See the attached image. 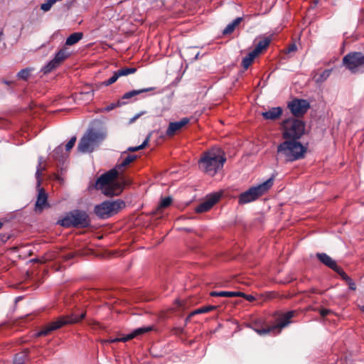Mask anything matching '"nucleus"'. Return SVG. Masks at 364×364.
Returning <instances> with one entry per match:
<instances>
[{"label":"nucleus","instance_id":"11","mask_svg":"<svg viewBox=\"0 0 364 364\" xmlns=\"http://www.w3.org/2000/svg\"><path fill=\"white\" fill-rule=\"evenodd\" d=\"M43 157L40 156L38 158V165L37 166L36 172V177L37 178V186L38 188V196L37 200L36 203V211H41L43 208H45L47 205V199L48 196L46 193L45 192L43 188H40V183H41V179L40 176L42 174L43 171L46 168L45 166L43 165Z\"/></svg>","mask_w":364,"mask_h":364},{"label":"nucleus","instance_id":"8","mask_svg":"<svg viewBox=\"0 0 364 364\" xmlns=\"http://www.w3.org/2000/svg\"><path fill=\"white\" fill-rule=\"evenodd\" d=\"M85 316V313H82L80 316L76 314H72L70 316L65 317H60L56 321L51 322L45 326L41 331L36 333V336H46L51 331L58 329L66 324H70L79 322Z\"/></svg>","mask_w":364,"mask_h":364},{"label":"nucleus","instance_id":"28","mask_svg":"<svg viewBox=\"0 0 364 364\" xmlns=\"http://www.w3.org/2000/svg\"><path fill=\"white\" fill-rule=\"evenodd\" d=\"M61 1L62 0H47L41 5V9L43 11H48L55 3Z\"/></svg>","mask_w":364,"mask_h":364},{"label":"nucleus","instance_id":"31","mask_svg":"<svg viewBox=\"0 0 364 364\" xmlns=\"http://www.w3.org/2000/svg\"><path fill=\"white\" fill-rule=\"evenodd\" d=\"M119 77V76L118 75V74L116 71L110 78H109L106 81H104L102 82V85L105 86H109V85L114 83L118 80Z\"/></svg>","mask_w":364,"mask_h":364},{"label":"nucleus","instance_id":"20","mask_svg":"<svg viewBox=\"0 0 364 364\" xmlns=\"http://www.w3.org/2000/svg\"><path fill=\"white\" fill-rule=\"evenodd\" d=\"M316 256L318 259L326 266L332 269L336 268V262L326 253H318Z\"/></svg>","mask_w":364,"mask_h":364},{"label":"nucleus","instance_id":"38","mask_svg":"<svg viewBox=\"0 0 364 364\" xmlns=\"http://www.w3.org/2000/svg\"><path fill=\"white\" fill-rule=\"evenodd\" d=\"M82 95H85L87 97V100H91L94 95V92L93 90H91L85 93H82Z\"/></svg>","mask_w":364,"mask_h":364},{"label":"nucleus","instance_id":"36","mask_svg":"<svg viewBox=\"0 0 364 364\" xmlns=\"http://www.w3.org/2000/svg\"><path fill=\"white\" fill-rule=\"evenodd\" d=\"M63 146H58L53 151V157L56 159H60L61 157L60 154L63 152Z\"/></svg>","mask_w":364,"mask_h":364},{"label":"nucleus","instance_id":"29","mask_svg":"<svg viewBox=\"0 0 364 364\" xmlns=\"http://www.w3.org/2000/svg\"><path fill=\"white\" fill-rule=\"evenodd\" d=\"M31 71V68L23 69L17 73V77L20 79L26 80L29 77Z\"/></svg>","mask_w":364,"mask_h":364},{"label":"nucleus","instance_id":"4","mask_svg":"<svg viewBox=\"0 0 364 364\" xmlns=\"http://www.w3.org/2000/svg\"><path fill=\"white\" fill-rule=\"evenodd\" d=\"M107 133L104 129H89L80 139L77 150L81 153L92 152L105 139Z\"/></svg>","mask_w":364,"mask_h":364},{"label":"nucleus","instance_id":"25","mask_svg":"<svg viewBox=\"0 0 364 364\" xmlns=\"http://www.w3.org/2000/svg\"><path fill=\"white\" fill-rule=\"evenodd\" d=\"M257 57L256 54H255L252 51L249 53V54L245 56L242 61V67L247 70L250 65L252 63L254 59Z\"/></svg>","mask_w":364,"mask_h":364},{"label":"nucleus","instance_id":"42","mask_svg":"<svg viewBox=\"0 0 364 364\" xmlns=\"http://www.w3.org/2000/svg\"><path fill=\"white\" fill-rule=\"evenodd\" d=\"M144 113V112H142L141 113H139L136 114L134 117L130 119L129 123H133L136 119H138L141 115H142Z\"/></svg>","mask_w":364,"mask_h":364},{"label":"nucleus","instance_id":"12","mask_svg":"<svg viewBox=\"0 0 364 364\" xmlns=\"http://www.w3.org/2000/svg\"><path fill=\"white\" fill-rule=\"evenodd\" d=\"M343 63L352 73L364 72V54L361 53H351L346 55Z\"/></svg>","mask_w":364,"mask_h":364},{"label":"nucleus","instance_id":"10","mask_svg":"<svg viewBox=\"0 0 364 364\" xmlns=\"http://www.w3.org/2000/svg\"><path fill=\"white\" fill-rule=\"evenodd\" d=\"M295 311H291L282 315L277 322L265 328H254V331L259 335L263 336L267 333L277 334L282 329L290 323V319L294 316Z\"/></svg>","mask_w":364,"mask_h":364},{"label":"nucleus","instance_id":"44","mask_svg":"<svg viewBox=\"0 0 364 364\" xmlns=\"http://www.w3.org/2000/svg\"><path fill=\"white\" fill-rule=\"evenodd\" d=\"M244 298H245L249 301H252L255 300V297L252 295L245 294Z\"/></svg>","mask_w":364,"mask_h":364},{"label":"nucleus","instance_id":"13","mask_svg":"<svg viewBox=\"0 0 364 364\" xmlns=\"http://www.w3.org/2000/svg\"><path fill=\"white\" fill-rule=\"evenodd\" d=\"M70 55L67 48L60 49L55 55L54 58L52 59L47 65L42 68V72L44 74L51 72L53 70L60 65Z\"/></svg>","mask_w":364,"mask_h":364},{"label":"nucleus","instance_id":"1","mask_svg":"<svg viewBox=\"0 0 364 364\" xmlns=\"http://www.w3.org/2000/svg\"><path fill=\"white\" fill-rule=\"evenodd\" d=\"M136 157V155L128 154L120 164L98 178L95 188L101 190L102 193L107 196L119 195L122 191L124 182L123 180L116 181L115 179L122 171V168L129 165Z\"/></svg>","mask_w":364,"mask_h":364},{"label":"nucleus","instance_id":"24","mask_svg":"<svg viewBox=\"0 0 364 364\" xmlns=\"http://www.w3.org/2000/svg\"><path fill=\"white\" fill-rule=\"evenodd\" d=\"M153 90H154L153 87H148V88H144V89L132 90L130 92H126L123 95L122 99H129V98L135 97L136 95H139L141 93L151 91Z\"/></svg>","mask_w":364,"mask_h":364},{"label":"nucleus","instance_id":"6","mask_svg":"<svg viewBox=\"0 0 364 364\" xmlns=\"http://www.w3.org/2000/svg\"><path fill=\"white\" fill-rule=\"evenodd\" d=\"M124 206L125 203L122 200H106L97 205L94 212L100 218L106 219L117 214Z\"/></svg>","mask_w":364,"mask_h":364},{"label":"nucleus","instance_id":"48","mask_svg":"<svg viewBox=\"0 0 364 364\" xmlns=\"http://www.w3.org/2000/svg\"><path fill=\"white\" fill-rule=\"evenodd\" d=\"M2 227V223H0V228Z\"/></svg>","mask_w":364,"mask_h":364},{"label":"nucleus","instance_id":"46","mask_svg":"<svg viewBox=\"0 0 364 364\" xmlns=\"http://www.w3.org/2000/svg\"><path fill=\"white\" fill-rule=\"evenodd\" d=\"M342 279H344L346 282L347 280H348L349 279H350L346 274H345L343 277H342Z\"/></svg>","mask_w":364,"mask_h":364},{"label":"nucleus","instance_id":"45","mask_svg":"<svg viewBox=\"0 0 364 364\" xmlns=\"http://www.w3.org/2000/svg\"><path fill=\"white\" fill-rule=\"evenodd\" d=\"M234 293L235 294V296H241L244 298L245 295V293L241 291H234Z\"/></svg>","mask_w":364,"mask_h":364},{"label":"nucleus","instance_id":"35","mask_svg":"<svg viewBox=\"0 0 364 364\" xmlns=\"http://www.w3.org/2000/svg\"><path fill=\"white\" fill-rule=\"evenodd\" d=\"M76 136H73L70 141L66 144L65 145V149H66V151H70L73 147L74 146L75 142H76Z\"/></svg>","mask_w":364,"mask_h":364},{"label":"nucleus","instance_id":"3","mask_svg":"<svg viewBox=\"0 0 364 364\" xmlns=\"http://www.w3.org/2000/svg\"><path fill=\"white\" fill-rule=\"evenodd\" d=\"M307 148L299 141L287 139L277 147V153L287 162H292L303 159Z\"/></svg>","mask_w":364,"mask_h":364},{"label":"nucleus","instance_id":"21","mask_svg":"<svg viewBox=\"0 0 364 364\" xmlns=\"http://www.w3.org/2000/svg\"><path fill=\"white\" fill-rule=\"evenodd\" d=\"M331 70H325L321 73H316L314 74L313 79L316 83H321L326 80L330 76Z\"/></svg>","mask_w":364,"mask_h":364},{"label":"nucleus","instance_id":"19","mask_svg":"<svg viewBox=\"0 0 364 364\" xmlns=\"http://www.w3.org/2000/svg\"><path fill=\"white\" fill-rule=\"evenodd\" d=\"M271 42V38L264 37L262 39L259 41L252 52L257 56L265 50Z\"/></svg>","mask_w":364,"mask_h":364},{"label":"nucleus","instance_id":"41","mask_svg":"<svg viewBox=\"0 0 364 364\" xmlns=\"http://www.w3.org/2000/svg\"><path fill=\"white\" fill-rule=\"evenodd\" d=\"M331 311L330 310H328V309H321V310L320 311V314H321V315L323 317H324V316H326L328 315L329 314H331Z\"/></svg>","mask_w":364,"mask_h":364},{"label":"nucleus","instance_id":"33","mask_svg":"<svg viewBox=\"0 0 364 364\" xmlns=\"http://www.w3.org/2000/svg\"><path fill=\"white\" fill-rule=\"evenodd\" d=\"M215 308V306H213L202 307V308H200V309L196 310L194 312L192 313V314L207 313V312H209V311L213 310Z\"/></svg>","mask_w":364,"mask_h":364},{"label":"nucleus","instance_id":"47","mask_svg":"<svg viewBox=\"0 0 364 364\" xmlns=\"http://www.w3.org/2000/svg\"><path fill=\"white\" fill-rule=\"evenodd\" d=\"M360 310L364 312V305L360 307Z\"/></svg>","mask_w":364,"mask_h":364},{"label":"nucleus","instance_id":"7","mask_svg":"<svg viewBox=\"0 0 364 364\" xmlns=\"http://www.w3.org/2000/svg\"><path fill=\"white\" fill-rule=\"evenodd\" d=\"M305 125L296 119H288L283 123V137L286 139L296 140L304 134Z\"/></svg>","mask_w":364,"mask_h":364},{"label":"nucleus","instance_id":"43","mask_svg":"<svg viewBox=\"0 0 364 364\" xmlns=\"http://www.w3.org/2000/svg\"><path fill=\"white\" fill-rule=\"evenodd\" d=\"M115 107H116L115 104H111L110 105H109L105 108V111L109 112V111L113 109Z\"/></svg>","mask_w":364,"mask_h":364},{"label":"nucleus","instance_id":"23","mask_svg":"<svg viewBox=\"0 0 364 364\" xmlns=\"http://www.w3.org/2000/svg\"><path fill=\"white\" fill-rule=\"evenodd\" d=\"M242 18L238 17L235 18L232 23H229L223 31V34H230L235 29V28L240 23Z\"/></svg>","mask_w":364,"mask_h":364},{"label":"nucleus","instance_id":"27","mask_svg":"<svg viewBox=\"0 0 364 364\" xmlns=\"http://www.w3.org/2000/svg\"><path fill=\"white\" fill-rule=\"evenodd\" d=\"M136 69L135 68H123L117 71L118 75L119 77L127 76L129 74H133L136 72Z\"/></svg>","mask_w":364,"mask_h":364},{"label":"nucleus","instance_id":"18","mask_svg":"<svg viewBox=\"0 0 364 364\" xmlns=\"http://www.w3.org/2000/svg\"><path fill=\"white\" fill-rule=\"evenodd\" d=\"M282 114V109L279 107H272L266 112L262 113V117L265 119L275 120L278 119Z\"/></svg>","mask_w":364,"mask_h":364},{"label":"nucleus","instance_id":"37","mask_svg":"<svg viewBox=\"0 0 364 364\" xmlns=\"http://www.w3.org/2000/svg\"><path fill=\"white\" fill-rule=\"evenodd\" d=\"M346 282H347L350 289L355 290L356 285L351 279H349L348 280H347Z\"/></svg>","mask_w":364,"mask_h":364},{"label":"nucleus","instance_id":"34","mask_svg":"<svg viewBox=\"0 0 364 364\" xmlns=\"http://www.w3.org/2000/svg\"><path fill=\"white\" fill-rule=\"evenodd\" d=\"M149 140V136H147L141 145H139L138 146L129 147L128 149V150L131 151H136L142 149L147 145Z\"/></svg>","mask_w":364,"mask_h":364},{"label":"nucleus","instance_id":"9","mask_svg":"<svg viewBox=\"0 0 364 364\" xmlns=\"http://www.w3.org/2000/svg\"><path fill=\"white\" fill-rule=\"evenodd\" d=\"M63 227L80 226L87 227L90 225V220L87 214L84 211L75 210L68 214L59 221Z\"/></svg>","mask_w":364,"mask_h":364},{"label":"nucleus","instance_id":"2","mask_svg":"<svg viewBox=\"0 0 364 364\" xmlns=\"http://www.w3.org/2000/svg\"><path fill=\"white\" fill-rule=\"evenodd\" d=\"M226 158L219 148H213L204 152L198 161L200 171L208 176H215L223 167Z\"/></svg>","mask_w":364,"mask_h":364},{"label":"nucleus","instance_id":"16","mask_svg":"<svg viewBox=\"0 0 364 364\" xmlns=\"http://www.w3.org/2000/svg\"><path fill=\"white\" fill-rule=\"evenodd\" d=\"M220 197V194L218 193L208 196L205 200L196 207V211L203 213L209 210L218 201Z\"/></svg>","mask_w":364,"mask_h":364},{"label":"nucleus","instance_id":"14","mask_svg":"<svg viewBox=\"0 0 364 364\" xmlns=\"http://www.w3.org/2000/svg\"><path fill=\"white\" fill-rule=\"evenodd\" d=\"M310 105L305 100H294L289 104V108L295 116H301L307 112Z\"/></svg>","mask_w":364,"mask_h":364},{"label":"nucleus","instance_id":"40","mask_svg":"<svg viewBox=\"0 0 364 364\" xmlns=\"http://www.w3.org/2000/svg\"><path fill=\"white\" fill-rule=\"evenodd\" d=\"M296 49H297L296 46L295 44H292V45L289 46L287 52V53L294 52L296 50Z\"/></svg>","mask_w":364,"mask_h":364},{"label":"nucleus","instance_id":"17","mask_svg":"<svg viewBox=\"0 0 364 364\" xmlns=\"http://www.w3.org/2000/svg\"><path fill=\"white\" fill-rule=\"evenodd\" d=\"M189 122V119L183 118L181 120L175 122H171L166 130V135L169 136H173L178 131L181 130L184 126Z\"/></svg>","mask_w":364,"mask_h":364},{"label":"nucleus","instance_id":"15","mask_svg":"<svg viewBox=\"0 0 364 364\" xmlns=\"http://www.w3.org/2000/svg\"><path fill=\"white\" fill-rule=\"evenodd\" d=\"M151 330V327H141L135 329L133 332L127 334L126 336H122L120 338H115L113 339L104 341L103 343H115V342H127L134 338L137 337L139 335H142L145 333H147Z\"/></svg>","mask_w":364,"mask_h":364},{"label":"nucleus","instance_id":"26","mask_svg":"<svg viewBox=\"0 0 364 364\" xmlns=\"http://www.w3.org/2000/svg\"><path fill=\"white\" fill-rule=\"evenodd\" d=\"M212 296H223V297H235V294L234 291H212L210 293Z\"/></svg>","mask_w":364,"mask_h":364},{"label":"nucleus","instance_id":"5","mask_svg":"<svg viewBox=\"0 0 364 364\" xmlns=\"http://www.w3.org/2000/svg\"><path fill=\"white\" fill-rule=\"evenodd\" d=\"M274 178L271 177L264 182L250 188L247 191L242 193L239 196V203L245 204L252 202L259 197L265 194L273 186Z\"/></svg>","mask_w":364,"mask_h":364},{"label":"nucleus","instance_id":"30","mask_svg":"<svg viewBox=\"0 0 364 364\" xmlns=\"http://www.w3.org/2000/svg\"><path fill=\"white\" fill-rule=\"evenodd\" d=\"M26 356L27 354L26 353L17 354L14 358L13 364H23L26 358Z\"/></svg>","mask_w":364,"mask_h":364},{"label":"nucleus","instance_id":"32","mask_svg":"<svg viewBox=\"0 0 364 364\" xmlns=\"http://www.w3.org/2000/svg\"><path fill=\"white\" fill-rule=\"evenodd\" d=\"M172 202V198L171 197H166L162 198L159 205V208H164L171 205Z\"/></svg>","mask_w":364,"mask_h":364},{"label":"nucleus","instance_id":"39","mask_svg":"<svg viewBox=\"0 0 364 364\" xmlns=\"http://www.w3.org/2000/svg\"><path fill=\"white\" fill-rule=\"evenodd\" d=\"M341 277L346 274L342 269L336 266V268L333 269Z\"/></svg>","mask_w":364,"mask_h":364},{"label":"nucleus","instance_id":"22","mask_svg":"<svg viewBox=\"0 0 364 364\" xmlns=\"http://www.w3.org/2000/svg\"><path fill=\"white\" fill-rule=\"evenodd\" d=\"M82 33H73L66 39L65 44L67 46H73L80 41L82 38Z\"/></svg>","mask_w":364,"mask_h":364}]
</instances>
